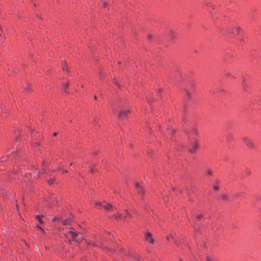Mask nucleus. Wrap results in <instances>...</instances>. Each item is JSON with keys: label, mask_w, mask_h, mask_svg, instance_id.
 Returning a JSON list of instances; mask_svg holds the SVG:
<instances>
[{"label": "nucleus", "mask_w": 261, "mask_h": 261, "mask_svg": "<svg viewBox=\"0 0 261 261\" xmlns=\"http://www.w3.org/2000/svg\"><path fill=\"white\" fill-rule=\"evenodd\" d=\"M152 234L150 232H147L145 236V239L148 241L149 243L153 244L154 240L151 238Z\"/></svg>", "instance_id": "1a4fd4ad"}, {"label": "nucleus", "mask_w": 261, "mask_h": 261, "mask_svg": "<svg viewBox=\"0 0 261 261\" xmlns=\"http://www.w3.org/2000/svg\"><path fill=\"white\" fill-rule=\"evenodd\" d=\"M198 147V143L196 142L191 143L188 148L189 151L191 152H194Z\"/></svg>", "instance_id": "39448f33"}, {"label": "nucleus", "mask_w": 261, "mask_h": 261, "mask_svg": "<svg viewBox=\"0 0 261 261\" xmlns=\"http://www.w3.org/2000/svg\"><path fill=\"white\" fill-rule=\"evenodd\" d=\"M63 70H66L68 71V66L64 67V68H63Z\"/></svg>", "instance_id": "72a5a7b5"}, {"label": "nucleus", "mask_w": 261, "mask_h": 261, "mask_svg": "<svg viewBox=\"0 0 261 261\" xmlns=\"http://www.w3.org/2000/svg\"><path fill=\"white\" fill-rule=\"evenodd\" d=\"M202 217H203L202 214H199L196 216V219L197 221H199L202 219Z\"/></svg>", "instance_id": "f3484780"}, {"label": "nucleus", "mask_w": 261, "mask_h": 261, "mask_svg": "<svg viewBox=\"0 0 261 261\" xmlns=\"http://www.w3.org/2000/svg\"><path fill=\"white\" fill-rule=\"evenodd\" d=\"M233 136L230 133L228 134L226 136V141L227 142H230L232 140H233Z\"/></svg>", "instance_id": "ddd939ff"}, {"label": "nucleus", "mask_w": 261, "mask_h": 261, "mask_svg": "<svg viewBox=\"0 0 261 261\" xmlns=\"http://www.w3.org/2000/svg\"><path fill=\"white\" fill-rule=\"evenodd\" d=\"M207 174L208 175H212V171H211V170H208L207 171Z\"/></svg>", "instance_id": "cd10ccee"}, {"label": "nucleus", "mask_w": 261, "mask_h": 261, "mask_svg": "<svg viewBox=\"0 0 261 261\" xmlns=\"http://www.w3.org/2000/svg\"><path fill=\"white\" fill-rule=\"evenodd\" d=\"M47 166V163L45 161H44L42 163V170L45 171L46 170V168Z\"/></svg>", "instance_id": "a211bd4d"}, {"label": "nucleus", "mask_w": 261, "mask_h": 261, "mask_svg": "<svg viewBox=\"0 0 261 261\" xmlns=\"http://www.w3.org/2000/svg\"><path fill=\"white\" fill-rule=\"evenodd\" d=\"M222 199L223 200H226V199H227V195H225V194L223 195L222 196Z\"/></svg>", "instance_id": "a878e982"}, {"label": "nucleus", "mask_w": 261, "mask_h": 261, "mask_svg": "<svg viewBox=\"0 0 261 261\" xmlns=\"http://www.w3.org/2000/svg\"><path fill=\"white\" fill-rule=\"evenodd\" d=\"M210 7H211L213 9H214V8H215L214 6L212 5V4H211V6H210Z\"/></svg>", "instance_id": "4c0bfd02"}, {"label": "nucleus", "mask_w": 261, "mask_h": 261, "mask_svg": "<svg viewBox=\"0 0 261 261\" xmlns=\"http://www.w3.org/2000/svg\"><path fill=\"white\" fill-rule=\"evenodd\" d=\"M26 84H27V87H26L25 90L30 91V90L31 89L28 83H26Z\"/></svg>", "instance_id": "5701e85b"}, {"label": "nucleus", "mask_w": 261, "mask_h": 261, "mask_svg": "<svg viewBox=\"0 0 261 261\" xmlns=\"http://www.w3.org/2000/svg\"><path fill=\"white\" fill-rule=\"evenodd\" d=\"M224 90L221 88L213 87L210 91V93L212 95L215 94L217 92H224Z\"/></svg>", "instance_id": "6e6552de"}, {"label": "nucleus", "mask_w": 261, "mask_h": 261, "mask_svg": "<svg viewBox=\"0 0 261 261\" xmlns=\"http://www.w3.org/2000/svg\"><path fill=\"white\" fill-rule=\"evenodd\" d=\"M191 132L193 134H196L197 133L196 128L194 127H193L191 129Z\"/></svg>", "instance_id": "4be33fe9"}, {"label": "nucleus", "mask_w": 261, "mask_h": 261, "mask_svg": "<svg viewBox=\"0 0 261 261\" xmlns=\"http://www.w3.org/2000/svg\"><path fill=\"white\" fill-rule=\"evenodd\" d=\"M246 174H247V175H250V171L249 170H247V171H246Z\"/></svg>", "instance_id": "c9c22d12"}, {"label": "nucleus", "mask_w": 261, "mask_h": 261, "mask_svg": "<svg viewBox=\"0 0 261 261\" xmlns=\"http://www.w3.org/2000/svg\"><path fill=\"white\" fill-rule=\"evenodd\" d=\"M69 89L68 83H67L65 85H64L62 90L63 92L68 93V89Z\"/></svg>", "instance_id": "f8f14e48"}, {"label": "nucleus", "mask_w": 261, "mask_h": 261, "mask_svg": "<svg viewBox=\"0 0 261 261\" xmlns=\"http://www.w3.org/2000/svg\"><path fill=\"white\" fill-rule=\"evenodd\" d=\"M57 135V133L55 132V133H54V136H56Z\"/></svg>", "instance_id": "37998d69"}, {"label": "nucleus", "mask_w": 261, "mask_h": 261, "mask_svg": "<svg viewBox=\"0 0 261 261\" xmlns=\"http://www.w3.org/2000/svg\"><path fill=\"white\" fill-rule=\"evenodd\" d=\"M218 188H219V187H218V186L217 185H215L214 186V189L215 190H217L218 189Z\"/></svg>", "instance_id": "7c9ffc66"}, {"label": "nucleus", "mask_w": 261, "mask_h": 261, "mask_svg": "<svg viewBox=\"0 0 261 261\" xmlns=\"http://www.w3.org/2000/svg\"><path fill=\"white\" fill-rule=\"evenodd\" d=\"M167 239L168 240H169V239L168 237H167Z\"/></svg>", "instance_id": "603ef678"}, {"label": "nucleus", "mask_w": 261, "mask_h": 261, "mask_svg": "<svg viewBox=\"0 0 261 261\" xmlns=\"http://www.w3.org/2000/svg\"><path fill=\"white\" fill-rule=\"evenodd\" d=\"M134 257L137 259H139L140 256L139 255H136L135 256H134Z\"/></svg>", "instance_id": "473e14b6"}, {"label": "nucleus", "mask_w": 261, "mask_h": 261, "mask_svg": "<svg viewBox=\"0 0 261 261\" xmlns=\"http://www.w3.org/2000/svg\"><path fill=\"white\" fill-rule=\"evenodd\" d=\"M49 184L51 185V184H53L54 183V179H48L47 180Z\"/></svg>", "instance_id": "b1692460"}, {"label": "nucleus", "mask_w": 261, "mask_h": 261, "mask_svg": "<svg viewBox=\"0 0 261 261\" xmlns=\"http://www.w3.org/2000/svg\"><path fill=\"white\" fill-rule=\"evenodd\" d=\"M193 228L194 229L195 231H198L199 229V227L198 226H197L196 224L193 225Z\"/></svg>", "instance_id": "6ab92c4d"}, {"label": "nucleus", "mask_w": 261, "mask_h": 261, "mask_svg": "<svg viewBox=\"0 0 261 261\" xmlns=\"http://www.w3.org/2000/svg\"><path fill=\"white\" fill-rule=\"evenodd\" d=\"M147 38L148 39H151L152 38V36L151 34H148L147 36Z\"/></svg>", "instance_id": "c85d7f7f"}, {"label": "nucleus", "mask_w": 261, "mask_h": 261, "mask_svg": "<svg viewBox=\"0 0 261 261\" xmlns=\"http://www.w3.org/2000/svg\"><path fill=\"white\" fill-rule=\"evenodd\" d=\"M35 145L38 146H39V144L38 143H36Z\"/></svg>", "instance_id": "de8ad7c7"}, {"label": "nucleus", "mask_w": 261, "mask_h": 261, "mask_svg": "<svg viewBox=\"0 0 261 261\" xmlns=\"http://www.w3.org/2000/svg\"><path fill=\"white\" fill-rule=\"evenodd\" d=\"M241 31V28L240 27H235L233 28L232 31V33L233 35H238Z\"/></svg>", "instance_id": "9d476101"}, {"label": "nucleus", "mask_w": 261, "mask_h": 261, "mask_svg": "<svg viewBox=\"0 0 261 261\" xmlns=\"http://www.w3.org/2000/svg\"><path fill=\"white\" fill-rule=\"evenodd\" d=\"M103 5L104 7H106L107 5V4H106V3H103Z\"/></svg>", "instance_id": "c03bdc74"}, {"label": "nucleus", "mask_w": 261, "mask_h": 261, "mask_svg": "<svg viewBox=\"0 0 261 261\" xmlns=\"http://www.w3.org/2000/svg\"><path fill=\"white\" fill-rule=\"evenodd\" d=\"M129 112L128 110L124 111L122 110L120 112L118 115V117L120 119H123L127 117V114Z\"/></svg>", "instance_id": "423d86ee"}, {"label": "nucleus", "mask_w": 261, "mask_h": 261, "mask_svg": "<svg viewBox=\"0 0 261 261\" xmlns=\"http://www.w3.org/2000/svg\"><path fill=\"white\" fill-rule=\"evenodd\" d=\"M66 221H67V220L65 221L63 223V225H66Z\"/></svg>", "instance_id": "a19ab883"}, {"label": "nucleus", "mask_w": 261, "mask_h": 261, "mask_svg": "<svg viewBox=\"0 0 261 261\" xmlns=\"http://www.w3.org/2000/svg\"><path fill=\"white\" fill-rule=\"evenodd\" d=\"M125 214L126 215L125 216H122L120 214L118 213L117 214L114 215V216L116 220L123 219L124 221H126L127 220V218L130 217V215L127 211H126Z\"/></svg>", "instance_id": "f03ea898"}, {"label": "nucleus", "mask_w": 261, "mask_h": 261, "mask_svg": "<svg viewBox=\"0 0 261 261\" xmlns=\"http://www.w3.org/2000/svg\"><path fill=\"white\" fill-rule=\"evenodd\" d=\"M42 216L41 215H37L35 217V219L37 220L40 223L43 224V221L42 220Z\"/></svg>", "instance_id": "4468645a"}, {"label": "nucleus", "mask_w": 261, "mask_h": 261, "mask_svg": "<svg viewBox=\"0 0 261 261\" xmlns=\"http://www.w3.org/2000/svg\"><path fill=\"white\" fill-rule=\"evenodd\" d=\"M167 129L169 133H172L174 132L173 129H172L171 127H168Z\"/></svg>", "instance_id": "412c9836"}, {"label": "nucleus", "mask_w": 261, "mask_h": 261, "mask_svg": "<svg viewBox=\"0 0 261 261\" xmlns=\"http://www.w3.org/2000/svg\"><path fill=\"white\" fill-rule=\"evenodd\" d=\"M57 219H58V218H55L54 219V220H54V221H56Z\"/></svg>", "instance_id": "a18cd8bd"}, {"label": "nucleus", "mask_w": 261, "mask_h": 261, "mask_svg": "<svg viewBox=\"0 0 261 261\" xmlns=\"http://www.w3.org/2000/svg\"><path fill=\"white\" fill-rule=\"evenodd\" d=\"M37 227L39 229H40L42 232H44L43 229H42V228L41 226H40L39 225H37Z\"/></svg>", "instance_id": "c756f323"}, {"label": "nucleus", "mask_w": 261, "mask_h": 261, "mask_svg": "<svg viewBox=\"0 0 261 261\" xmlns=\"http://www.w3.org/2000/svg\"><path fill=\"white\" fill-rule=\"evenodd\" d=\"M206 260H207V261H213V260H211L210 258H209L208 257H207Z\"/></svg>", "instance_id": "e433bc0d"}, {"label": "nucleus", "mask_w": 261, "mask_h": 261, "mask_svg": "<svg viewBox=\"0 0 261 261\" xmlns=\"http://www.w3.org/2000/svg\"><path fill=\"white\" fill-rule=\"evenodd\" d=\"M171 37L172 39H174L175 38V35H174V34L173 33V32H171Z\"/></svg>", "instance_id": "bb28decb"}, {"label": "nucleus", "mask_w": 261, "mask_h": 261, "mask_svg": "<svg viewBox=\"0 0 261 261\" xmlns=\"http://www.w3.org/2000/svg\"><path fill=\"white\" fill-rule=\"evenodd\" d=\"M162 90V89H159V92L161 91Z\"/></svg>", "instance_id": "09e8293b"}, {"label": "nucleus", "mask_w": 261, "mask_h": 261, "mask_svg": "<svg viewBox=\"0 0 261 261\" xmlns=\"http://www.w3.org/2000/svg\"><path fill=\"white\" fill-rule=\"evenodd\" d=\"M19 136L17 137L16 139V141H19Z\"/></svg>", "instance_id": "58836bf2"}, {"label": "nucleus", "mask_w": 261, "mask_h": 261, "mask_svg": "<svg viewBox=\"0 0 261 261\" xmlns=\"http://www.w3.org/2000/svg\"><path fill=\"white\" fill-rule=\"evenodd\" d=\"M239 196V194H237V195H236V197H238Z\"/></svg>", "instance_id": "8fccbe9b"}, {"label": "nucleus", "mask_w": 261, "mask_h": 261, "mask_svg": "<svg viewBox=\"0 0 261 261\" xmlns=\"http://www.w3.org/2000/svg\"><path fill=\"white\" fill-rule=\"evenodd\" d=\"M186 132H187V134H189V132H188V131H187V130H186Z\"/></svg>", "instance_id": "3c124183"}, {"label": "nucleus", "mask_w": 261, "mask_h": 261, "mask_svg": "<svg viewBox=\"0 0 261 261\" xmlns=\"http://www.w3.org/2000/svg\"><path fill=\"white\" fill-rule=\"evenodd\" d=\"M63 173H67V170H63Z\"/></svg>", "instance_id": "79ce46f5"}, {"label": "nucleus", "mask_w": 261, "mask_h": 261, "mask_svg": "<svg viewBox=\"0 0 261 261\" xmlns=\"http://www.w3.org/2000/svg\"><path fill=\"white\" fill-rule=\"evenodd\" d=\"M19 154H18L17 152H12L10 154H9V155H7V157H5V158H2L1 160V162H3V161H6V160H13L14 158H15V159L17 158V157H19Z\"/></svg>", "instance_id": "7ed1b4c3"}, {"label": "nucleus", "mask_w": 261, "mask_h": 261, "mask_svg": "<svg viewBox=\"0 0 261 261\" xmlns=\"http://www.w3.org/2000/svg\"><path fill=\"white\" fill-rule=\"evenodd\" d=\"M92 245H93V246H97V245H96V243H92Z\"/></svg>", "instance_id": "ea45409f"}, {"label": "nucleus", "mask_w": 261, "mask_h": 261, "mask_svg": "<svg viewBox=\"0 0 261 261\" xmlns=\"http://www.w3.org/2000/svg\"><path fill=\"white\" fill-rule=\"evenodd\" d=\"M94 98L95 99H97V97H96V95H95V96H94Z\"/></svg>", "instance_id": "49530a36"}, {"label": "nucleus", "mask_w": 261, "mask_h": 261, "mask_svg": "<svg viewBox=\"0 0 261 261\" xmlns=\"http://www.w3.org/2000/svg\"><path fill=\"white\" fill-rule=\"evenodd\" d=\"M103 205L101 202H95V207L98 209H101Z\"/></svg>", "instance_id": "9b49d317"}, {"label": "nucleus", "mask_w": 261, "mask_h": 261, "mask_svg": "<svg viewBox=\"0 0 261 261\" xmlns=\"http://www.w3.org/2000/svg\"><path fill=\"white\" fill-rule=\"evenodd\" d=\"M103 207L106 210V211H109L112 208V205L109 203H107L103 205Z\"/></svg>", "instance_id": "2eb2a0df"}, {"label": "nucleus", "mask_w": 261, "mask_h": 261, "mask_svg": "<svg viewBox=\"0 0 261 261\" xmlns=\"http://www.w3.org/2000/svg\"><path fill=\"white\" fill-rule=\"evenodd\" d=\"M203 5H204L206 7H210V6H211V3L209 2H204Z\"/></svg>", "instance_id": "aec40b11"}, {"label": "nucleus", "mask_w": 261, "mask_h": 261, "mask_svg": "<svg viewBox=\"0 0 261 261\" xmlns=\"http://www.w3.org/2000/svg\"><path fill=\"white\" fill-rule=\"evenodd\" d=\"M135 186L137 190L138 193L142 195L144 193L143 188L139 185L138 182H136Z\"/></svg>", "instance_id": "0eeeda50"}, {"label": "nucleus", "mask_w": 261, "mask_h": 261, "mask_svg": "<svg viewBox=\"0 0 261 261\" xmlns=\"http://www.w3.org/2000/svg\"><path fill=\"white\" fill-rule=\"evenodd\" d=\"M114 83L116 85H117L118 87H119V86L118 85V84L117 83V81H114Z\"/></svg>", "instance_id": "f704fd0d"}, {"label": "nucleus", "mask_w": 261, "mask_h": 261, "mask_svg": "<svg viewBox=\"0 0 261 261\" xmlns=\"http://www.w3.org/2000/svg\"><path fill=\"white\" fill-rule=\"evenodd\" d=\"M245 81V80L244 79V80L242 82V85H243L244 89L245 90H246L248 88V86L246 84Z\"/></svg>", "instance_id": "dca6fc26"}, {"label": "nucleus", "mask_w": 261, "mask_h": 261, "mask_svg": "<svg viewBox=\"0 0 261 261\" xmlns=\"http://www.w3.org/2000/svg\"><path fill=\"white\" fill-rule=\"evenodd\" d=\"M242 140L247 147L250 148H253L254 147V143L249 138L244 137L242 138Z\"/></svg>", "instance_id": "20e7f679"}, {"label": "nucleus", "mask_w": 261, "mask_h": 261, "mask_svg": "<svg viewBox=\"0 0 261 261\" xmlns=\"http://www.w3.org/2000/svg\"><path fill=\"white\" fill-rule=\"evenodd\" d=\"M95 167H91V169H90L91 172H92V173H93V172H94V170H95Z\"/></svg>", "instance_id": "2f4dec72"}, {"label": "nucleus", "mask_w": 261, "mask_h": 261, "mask_svg": "<svg viewBox=\"0 0 261 261\" xmlns=\"http://www.w3.org/2000/svg\"><path fill=\"white\" fill-rule=\"evenodd\" d=\"M65 236L66 238L70 237L72 240L74 242H78L82 240V236L80 233H77L73 230L68 231L66 233Z\"/></svg>", "instance_id": "f257e3e1"}, {"label": "nucleus", "mask_w": 261, "mask_h": 261, "mask_svg": "<svg viewBox=\"0 0 261 261\" xmlns=\"http://www.w3.org/2000/svg\"><path fill=\"white\" fill-rule=\"evenodd\" d=\"M185 92H186V94L188 98L189 99V96H190L189 92L188 91V90H185Z\"/></svg>", "instance_id": "393cba45"}]
</instances>
